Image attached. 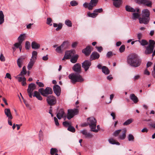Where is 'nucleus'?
I'll list each match as a JSON object with an SVG mask.
<instances>
[{
    "label": "nucleus",
    "mask_w": 155,
    "mask_h": 155,
    "mask_svg": "<svg viewBox=\"0 0 155 155\" xmlns=\"http://www.w3.org/2000/svg\"><path fill=\"white\" fill-rule=\"evenodd\" d=\"M72 70L76 72L70 74L68 76L71 83L75 84L76 82L83 81L84 79L80 74L81 72V64L78 63L76 64L73 67Z\"/></svg>",
    "instance_id": "f257e3e1"
},
{
    "label": "nucleus",
    "mask_w": 155,
    "mask_h": 155,
    "mask_svg": "<svg viewBox=\"0 0 155 155\" xmlns=\"http://www.w3.org/2000/svg\"><path fill=\"white\" fill-rule=\"evenodd\" d=\"M127 62L131 66L137 67L140 65L141 60L139 58L137 54L133 53L130 54L127 56Z\"/></svg>",
    "instance_id": "f03ea898"
},
{
    "label": "nucleus",
    "mask_w": 155,
    "mask_h": 155,
    "mask_svg": "<svg viewBox=\"0 0 155 155\" xmlns=\"http://www.w3.org/2000/svg\"><path fill=\"white\" fill-rule=\"evenodd\" d=\"M141 17L139 18V23L147 24L150 20V12L147 9H144L142 11Z\"/></svg>",
    "instance_id": "7ed1b4c3"
},
{
    "label": "nucleus",
    "mask_w": 155,
    "mask_h": 155,
    "mask_svg": "<svg viewBox=\"0 0 155 155\" xmlns=\"http://www.w3.org/2000/svg\"><path fill=\"white\" fill-rule=\"evenodd\" d=\"M88 124L91 128V131L95 133L98 132V130L95 129L97 125V120L94 117H90L87 118Z\"/></svg>",
    "instance_id": "20e7f679"
},
{
    "label": "nucleus",
    "mask_w": 155,
    "mask_h": 155,
    "mask_svg": "<svg viewBox=\"0 0 155 155\" xmlns=\"http://www.w3.org/2000/svg\"><path fill=\"white\" fill-rule=\"evenodd\" d=\"M38 91L43 96L47 97L49 94H51L53 93L52 89L50 87H47L44 90L43 88L38 89Z\"/></svg>",
    "instance_id": "39448f33"
},
{
    "label": "nucleus",
    "mask_w": 155,
    "mask_h": 155,
    "mask_svg": "<svg viewBox=\"0 0 155 155\" xmlns=\"http://www.w3.org/2000/svg\"><path fill=\"white\" fill-rule=\"evenodd\" d=\"M67 117L68 120H70L75 115L78 114V111L77 109H69L68 110Z\"/></svg>",
    "instance_id": "423d86ee"
},
{
    "label": "nucleus",
    "mask_w": 155,
    "mask_h": 155,
    "mask_svg": "<svg viewBox=\"0 0 155 155\" xmlns=\"http://www.w3.org/2000/svg\"><path fill=\"white\" fill-rule=\"evenodd\" d=\"M47 103L50 106H52L55 105L57 103V100L55 97L53 95H49L46 98Z\"/></svg>",
    "instance_id": "0eeeda50"
},
{
    "label": "nucleus",
    "mask_w": 155,
    "mask_h": 155,
    "mask_svg": "<svg viewBox=\"0 0 155 155\" xmlns=\"http://www.w3.org/2000/svg\"><path fill=\"white\" fill-rule=\"evenodd\" d=\"M91 61L89 60H85L82 63V67L84 68L85 71H87L91 65Z\"/></svg>",
    "instance_id": "6e6552de"
},
{
    "label": "nucleus",
    "mask_w": 155,
    "mask_h": 155,
    "mask_svg": "<svg viewBox=\"0 0 155 155\" xmlns=\"http://www.w3.org/2000/svg\"><path fill=\"white\" fill-rule=\"evenodd\" d=\"M93 48L91 46H87L84 49L82 50V52L86 56H88L91 54V51L93 50Z\"/></svg>",
    "instance_id": "1a4fd4ad"
},
{
    "label": "nucleus",
    "mask_w": 155,
    "mask_h": 155,
    "mask_svg": "<svg viewBox=\"0 0 155 155\" xmlns=\"http://www.w3.org/2000/svg\"><path fill=\"white\" fill-rule=\"evenodd\" d=\"M100 56V54L98 52L96 51H94L92 52L90 56V60L91 61L98 59Z\"/></svg>",
    "instance_id": "9d476101"
},
{
    "label": "nucleus",
    "mask_w": 155,
    "mask_h": 155,
    "mask_svg": "<svg viewBox=\"0 0 155 155\" xmlns=\"http://www.w3.org/2000/svg\"><path fill=\"white\" fill-rule=\"evenodd\" d=\"M53 89L54 92L56 95L57 96H59L61 91L60 87L58 85L55 84L53 87Z\"/></svg>",
    "instance_id": "9b49d317"
},
{
    "label": "nucleus",
    "mask_w": 155,
    "mask_h": 155,
    "mask_svg": "<svg viewBox=\"0 0 155 155\" xmlns=\"http://www.w3.org/2000/svg\"><path fill=\"white\" fill-rule=\"evenodd\" d=\"M98 0H91L89 3V5L88 7V9L90 10L93 9L94 7L97 5Z\"/></svg>",
    "instance_id": "f8f14e48"
},
{
    "label": "nucleus",
    "mask_w": 155,
    "mask_h": 155,
    "mask_svg": "<svg viewBox=\"0 0 155 155\" xmlns=\"http://www.w3.org/2000/svg\"><path fill=\"white\" fill-rule=\"evenodd\" d=\"M145 50L144 53L146 55H148L152 53L154 49L153 48L148 45L147 46H145Z\"/></svg>",
    "instance_id": "ddd939ff"
},
{
    "label": "nucleus",
    "mask_w": 155,
    "mask_h": 155,
    "mask_svg": "<svg viewBox=\"0 0 155 155\" xmlns=\"http://www.w3.org/2000/svg\"><path fill=\"white\" fill-rule=\"evenodd\" d=\"M122 134L119 135L118 139L121 140H124L126 137V133L127 130L126 128H124L122 130Z\"/></svg>",
    "instance_id": "4468645a"
},
{
    "label": "nucleus",
    "mask_w": 155,
    "mask_h": 155,
    "mask_svg": "<svg viewBox=\"0 0 155 155\" xmlns=\"http://www.w3.org/2000/svg\"><path fill=\"white\" fill-rule=\"evenodd\" d=\"M65 114V113L64 110L63 109H61L57 114V117L58 119H61L64 116L65 117L64 115Z\"/></svg>",
    "instance_id": "2eb2a0df"
},
{
    "label": "nucleus",
    "mask_w": 155,
    "mask_h": 155,
    "mask_svg": "<svg viewBox=\"0 0 155 155\" xmlns=\"http://www.w3.org/2000/svg\"><path fill=\"white\" fill-rule=\"evenodd\" d=\"M5 113L6 115L9 119H12L13 117L11 112L10 110L8 108H6L5 109Z\"/></svg>",
    "instance_id": "dca6fc26"
},
{
    "label": "nucleus",
    "mask_w": 155,
    "mask_h": 155,
    "mask_svg": "<svg viewBox=\"0 0 155 155\" xmlns=\"http://www.w3.org/2000/svg\"><path fill=\"white\" fill-rule=\"evenodd\" d=\"M36 85L35 84L33 83H31L28 85L27 91L32 92L34 90L36 89Z\"/></svg>",
    "instance_id": "f3484780"
},
{
    "label": "nucleus",
    "mask_w": 155,
    "mask_h": 155,
    "mask_svg": "<svg viewBox=\"0 0 155 155\" xmlns=\"http://www.w3.org/2000/svg\"><path fill=\"white\" fill-rule=\"evenodd\" d=\"M36 59V57H35V58H31L30 59V61L29 62L28 65V70H30L32 68L34 64V63L35 62Z\"/></svg>",
    "instance_id": "a211bd4d"
},
{
    "label": "nucleus",
    "mask_w": 155,
    "mask_h": 155,
    "mask_svg": "<svg viewBox=\"0 0 155 155\" xmlns=\"http://www.w3.org/2000/svg\"><path fill=\"white\" fill-rule=\"evenodd\" d=\"M113 1V5L116 8H119L122 4L121 0H112Z\"/></svg>",
    "instance_id": "6ab92c4d"
},
{
    "label": "nucleus",
    "mask_w": 155,
    "mask_h": 155,
    "mask_svg": "<svg viewBox=\"0 0 155 155\" xmlns=\"http://www.w3.org/2000/svg\"><path fill=\"white\" fill-rule=\"evenodd\" d=\"M130 99L135 103L136 104L138 101L137 97L134 94H131L130 95Z\"/></svg>",
    "instance_id": "aec40b11"
},
{
    "label": "nucleus",
    "mask_w": 155,
    "mask_h": 155,
    "mask_svg": "<svg viewBox=\"0 0 155 155\" xmlns=\"http://www.w3.org/2000/svg\"><path fill=\"white\" fill-rule=\"evenodd\" d=\"M66 43L67 42H64L61 46L57 48L55 50L58 53H61V48H63L64 46L65 45Z\"/></svg>",
    "instance_id": "412c9836"
},
{
    "label": "nucleus",
    "mask_w": 155,
    "mask_h": 155,
    "mask_svg": "<svg viewBox=\"0 0 155 155\" xmlns=\"http://www.w3.org/2000/svg\"><path fill=\"white\" fill-rule=\"evenodd\" d=\"M39 93V91H35L33 96L34 97H36L38 100L41 101L42 100V98L41 96Z\"/></svg>",
    "instance_id": "4be33fe9"
},
{
    "label": "nucleus",
    "mask_w": 155,
    "mask_h": 155,
    "mask_svg": "<svg viewBox=\"0 0 155 155\" xmlns=\"http://www.w3.org/2000/svg\"><path fill=\"white\" fill-rule=\"evenodd\" d=\"M24 62V59L21 58H18L17 61V64L19 68L22 67Z\"/></svg>",
    "instance_id": "5701e85b"
},
{
    "label": "nucleus",
    "mask_w": 155,
    "mask_h": 155,
    "mask_svg": "<svg viewBox=\"0 0 155 155\" xmlns=\"http://www.w3.org/2000/svg\"><path fill=\"white\" fill-rule=\"evenodd\" d=\"M26 37L25 34H21L18 38V42L22 43L25 40Z\"/></svg>",
    "instance_id": "b1692460"
},
{
    "label": "nucleus",
    "mask_w": 155,
    "mask_h": 155,
    "mask_svg": "<svg viewBox=\"0 0 155 155\" xmlns=\"http://www.w3.org/2000/svg\"><path fill=\"white\" fill-rule=\"evenodd\" d=\"M102 72L106 75L109 74L110 72L109 70L105 66H103L102 67Z\"/></svg>",
    "instance_id": "393cba45"
},
{
    "label": "nucleus",
    "mask_w": 155,
    "mask_h": 155,
    "mask_svg": "<svg viewBox=\"0 0 155 155\" xmlns=\"http://www.w3.org/2000/svg\"><path fill=\"white\" fill-rule=\"evenodd\" d=\"M31 47L34 49H38L40 47V45L35 41H33L31 43Z\"/></svg>",
    "instance_id": "a878e982"
},
{
    "label": "nucleus",
    "mask_w": 155,
    "mask_h": 155,
    "mask_svg": "<svg viewBox=\"0 0 155 155\" xmlns=\"http://www.w3.org/2000/svg\"><path fill=\"white\" fill-rule=\"evenodd\" d=\"M70 60L71 62L73 63H76L77 61L79 56L78 54H75L74 56H72Z\"/></svg>",
    "instance_id": "bb28decb"
},
{
    "label": "nucleus",
    "mask_w": 155,
    "mask_h": 155,
    "mask_svg": "<svg viewBox=\"0 0 155 155\" xmlns=\"http://www.w3.org/2000/svg\"><path fill=\"white\" fill-rule=\"evenodd\" d=\"M143 4L144 5L147 6L148 7L150 8L152 7V2L150 0H145Z\"/></svg>",
    "instance_id": "cd10ccee"
},
{
    "label": "nucleus",
    "mask_w": 155,
    "mask_h": 155,
    "mask_svg": "<svg viewBox=\"0 0 155 155\" xmlns=\"http://www.w3.org/2000/svg\"><path fill=\"white\" fill-rule=\"evenodd\" d=\"M58 26V27L56 29V31H58L62 28V25L61 23H59L58 25L55 23H53V26L54 27H57Z\"/></svg>",
    "instance_id": "c85d7f7f"
},
{
    "label": "nucleus",
    "mask_w": 155,
    "mask_h": 155,
    "mask_svg": "<svg viewBox=\"0 0 155 155\" xmlns=\"http://www.w3.org/2000/svg\"><path fill=\"white\" fill-rule=\"evenodd\" d=\"M125 9L128 12H135V10L134 8L128 5L126 6Z\"/></svg>",
    "instance_id": "c756f323"
},
{
    "label": "nucleus",
    "mask_w": 155,
    "mask_h": 155,
    "mask_svg": "<svg viewBox=\"0 0 155 155\" xmlns=\"http://www.w3.org/2000/svg\"><path fill=\"white\" fill-rule=\"evenodd\" d=\"M108 141L110 143L112 144H116L117 145H120V143L119 142H117L115 140L112 138L109 139Z\"/></svg>",
    "instance_id": "7c9ffc66"
},
{
    "label": "nucleus",
    "mask_w": 155,
    "mask_h": 155,
    "mask_svg": "<svg viewBox=\"0 0 155 155\" xmlns=\"http://www.w3.org/2000/svg\"><path fill=\"white\" fill-rule=\"evenodd\" d=\"M4 15L2 11H0V24H2L4 21Z\"/></svg>",
    "instance_id": "2f4dec72"
},
{
    "label": "nucleus",
    "mask_w": 155,
    "mask_h": 155,
    "mask_svg": "<svg viewBox=\"0 0 155 155\" xmlns=\"http://www.w3.org/2000/svg\"><path fill=\"white\" fill-rule=\"evenodd\" d=\"M21 44L22 43L18 41V42L15 43L14 45L16 48H19L21 51L22 48Z\"/></svg>",
    "instance_id": "473e14b6"
},
{
    "label": "nucleus",
    "mask_w": 155,
    "mask_h": 155,
    "mask_svg": "<svg viewBox=\"0 0 155 155\" xmlns=\"http://www.w3.org/2000/svg\"><path fill=\"white\" fill-rule=\"evenodd\" d=\"M142 46H145L148 45V41L146 40L142 39L141 40L138 41Z\"/></svg>",
    "instance_id": "72a5a7b5"
},
{
    "label": "nucleus",
    "mask_w": 155,
    "mask_h": 155,
    "mask_svg": "<svg viewBox=\"0 0 155 155\" xmlns=\"http://www.w3.org/2000/svg\"><path fill=\"white\" fill-rule=\"evenodd\" d=\"M87 15L89 17L92 18H95L98 15V14L95 13L94 12L93 13H91L89 12L87 13Z\"/></svg>",
    "instance_id": "f704fd0d"
},
{
    "label": "nucleus",
    "mask_w": 155,
    "mask_h": 155,
    "mask_svg": "<svg viewBox=\"0 0 155 155\" xmlns=\"http://www.w3.org/2000/svg\"><path fill=\"white\" fill-rule=\"evenodd\" d=\"M27 73V71L26 69V67L24 66L22 68V70L21 71L20 73L18 75V76H22L23 75Z\"/></svg>",
    "instance_id": "c9c22d12"
},
{
    "label": "nucleus",
    "mask_w": 155,
    "mask_h": 155,
    "mask_svg": "<svg viewBox=\"0 0 155 155\" xmlns=\"http://www.w3.org/2000/svg\"><path fill=\"white\" fill-rule=\"evenodd\" d=\"M149 44L148 46L153 48L155 47V41L153 40L150 39L149 41Z\"/></svg>",
    "instance_id": "e433bc0d"
},
{
    "label": "nucleus",
    "mask_w": 155,
    "mask_h": 155,
    "mask_svg": "<svg viewBox=\"0 0 155 155\" xmlns=\"http://www.w3.org/2000/svg\"><path fill=\"white\" fill-rule=\"evenodd\" d=\"M133 121L132 119H130L125 121L123 124L124 126H126L130 124Z\"/></svg>",
    "instance_id": "4c0bfd02"
},
{
    "label": "nucleus",
    "mask_w": 155,
    "mask_h": 155,
    "mask_svg": "<svg viewBox=\"0 0 155 155\" xmlns=\"http://www.w3.org/2000/svg\"><path fill=\"white\" fill-rule=\"evenodd\" d=\"M72 57L71 54L68 51L67 52H65L64 55V58H65L66 59H68Z\"/></svg>",
    "instance_id": "58836bf2"
},
{
    "label": "nucleus",
    "mask_w": 155,
    "mask_h": 155,
    "mask_svg": "<svg viewBox=\"0 0 155 155\" xmlns=\"http://www.w3.org/2000/svg\"><path fill=\"white\" fill-rule=\"evenodd\" d=\"M58 152V150L55 148H51L50 150V154L51 155H53L55 153H57Z\"/></svg>",
    "instance_id": "ea45409f"
},
{
    "label": "nucleus",
    "mask_w": 155,
    "mask_h": 155,
    "mask_svg": "<svg viewBox=\"0 0 155 155\" xmlns=\"http://www.w3.org/2000/svg\"><path fill=\"white\" fill-rule=\"evenodd\" d=\"M67 130L72 133H74L75 132V129L74 127L71 126V124L69 126L67 129Z\"/></svg>",
    "instance_id": "a19ab883"
},
{
    "label": "nucleus",
    "mask_w": 155,
    "mask_h": 155,
    "mask_svg": "<svg viewBox=\"0 0 155 155\" xmlns=\"http://www.w3.org/2000/svg\"><path fill=\"white\" fill-rule=\"evenodd\" d=\"M65 24L69 27H71L72 26L71 21L68 19L66 20L65 22Z\"/></svg>",
    "instance_id": "79ce46f5"
},
{
    "label": "nucleus",
    "mask_w": 155,
    "mask_h": 155,
    "mask_svg": "<svg viewBox=\"0 0 155 155\" xmlns=\"http://www.w3.org/2000/svg\"><path fill=\"white\" fill-rule=\"evenodd\" d=\"M122 130H118L115 131L113 133V135L115 137H117L119 135L120 132Z\"/></svg>",
    "instance_id": "37998d69"
},
{
    "label": "nucleus",
    "mask_w": 155,
    "mask_h": 155,
    "mask_svg": "<svg viewBox=\"0 0 155 155\" xmlns=\"http://www.w3.org/2000/svg\"><path fill=\"white\" fill-rule=\"evenodd\" d=\"M52 20L50 18H47L46 23L49 25L50 26H51L52 25Z\"/></svg>",
    "instance_id": "c03bdc74"
},
{
    "label": "nucleus",
    "mask_w": 155,
    "mask_h": 155,
    "mask_svg": "<svg viewBox=\"0 0 155 155\" xmlns=\"http://www.w3.org/2000/svg\"><path fill=\"white\" fill-rule=\"evenodd\" d=\"M39 80H38L36 82V84L40 87H43L44 86V85L43 83L41 82H39Z\"/></svg>",
    "instance_id": "a18cd8bd"
},
{
    "label": "nucleus",
    "mask_w": 155,
    "mask_h": 155,
    "mask_svg": "<svg viewBox=\"0 0 155 155\" xmlns=\"http://www.w3.org/2000/svg\"><path fill=\"white\" fill-rule=\"evenodd\" d=\"M134 138L132 134H130L128 136V140L129 141H133L134 140Z\"/></svg>",
    "instance_id": "49530a36"
},
{
    "label": "nucleus",
    "mask_w": 155,
    "mask_h": 155,
    "mask_svg": "<svg viewBox=\"0 0 155 155\" xmlns=\"http://www.w3.org/2000/svg\"><path fill=\"white\" fill-rule=\"evenodd\" d=\"M125 50V46L124 45H122L120 47L119 49V51L120 53H122L124 52Z\"/></svg>",
    "instance_id": "de8ad7c7"
},
{
    "label": "nucleus",
    "mask_w": 155,
    "mask_h": 155,
    "mask_svg": "<svg viewBox=\"0 0 155 155\" xmlns=\"http://www.w3.org/2000/svg\"><path fill=\"white\" fill-rule=\"evenodd\" d=\"M132 15L133 16L132 18L134 20L138 18L139 17V15L138 13H133Z\"/></svg>",
    "instance_id": "09e8293b"
},
{
    "label": "nucleus",
    "mask_w": 155,
    "mask_h": 155,
    "mask_svg": "<svg viewBox=\"0 0 155 155\" xmlns=\"http://www.w3.org/2000/svg\"><path fill=\"white\" fill-rule=\"evenodd\" d=\"M70 4L71 6H74L77 5L78 3L75 1L73 0L70 2Z\"/></svg>",
    "instance_id": "8fccbe9b"
},
{
    "label": "nucleus",
    "mask_w": 155,
    "mask_h": 155,
    "mask_svg": "<svg viewBox=\"0 0 155 155\" xmlns=\"http://www.w3.org/2000/svg\"><path fill=\"white\" fill-rule=\"evenodd\" d=\"M62 124L65 127H68L71 124V123H69L67 121H65L63 122Z\"/></svg>",
    "instance_id": "3c124183"
},
{
    "label": "nucleus",
    "mask_w": 155,
    "mask_h": 155,
    "mask_svg": "<svg viewBox=\"0 0 155 155\" xmlns=\"http://www.w3.org/2000/svg\"><path fill=\"white\" fill-rule=\"evenodd\" d=\"M103 11V10L102 8H100L99 9H95L94 11V12L97 13H101Z\"/></svg>",
    "instance_id": "603ef678"
},
{
    "label": "nucleus",
    "mask_w": 155,
    "mask_h": 155,
    "mask_svg": "<svg viewBox=\"0 0 155 155\" xmlns=\"http://www.w3.org/2000/svg\"><path fill=\"white\" fill-rule=\"evenodd\" d=\"M113 55V53L111 51H108L107 54L106 56L108 58H110Z\"/></svg>",
    "instance_id": "864d4df0"
},
{
    "label": "nucleus",
    "mask_w": 155,
    "mask_h": 155,
    "mask_svg": "<svg viewBox=\"0 0 155 155\" xmlns=\"http://www.w3.org/2000/svg\"><path fill=\"white\" fill-rule=\"evenodd\" d=\"M25 48L27 49H29L30 48V44L28 41H26V42Z\"/></svg>",
    "instance_id": "5fc2aeb1"
},
{
    "label": "nucleus",
    "mask_w": 155,
    "mask_h": 155,
    "mask_svg": "<svg viewBox=\"0 0 155 155\" xmlns=\"http://www.w3.org/2000/svg\"><path fill=\"white\" fill-rule=\"evenodd\" d=\"M16 78L18 79V81L19 82H21L23 81H26V78L25 77L22 78L21 77H18V76L16 77Z\"/></svg>",
    "instance_id": "6e6d98bb"
},
{
    "label": "nucleus",
    "mask_w": 155,
    "mask_h": 155,
    "mask_svg": "<svg viewBox=\"0 0 155 155\" xmlns=\"http://www.w3.org/2000/svg\"><path fill=\"white\" fill-rule=\"evenodd\" d=\"M5 58L3 54L2 53H1L0 56V60L2 61H5Z\"/></svg>",
    "instance_id": "4d7b16f0"
},
{
    "label": "nucleus",
    "mask_w": 155,
    "mask_h": 155,
    "mask_svg": "<svg viewBox=\"0 0 155 155\" xmlns=\"http://www.w3.org/2000/svg\"><path fill=\"white\" fill-rule=\"evenodd\" d=\"M37 55V52L35 51H34L32 53V57L31 58H35V57L36 58Z\"/></svg>",
    "instance_id": "13d9d810"
},
{
    "label": "nucleus",
    "mask_w": 155,
    "mask_h": 155,
    "mask_svg": "<svg viewBox=\"0 0 155 155\" xmlns=\"http://www.w3.org/2000/svg\"><path fill=\"white\" fill-rule=\"evenodd\" d=\"M54 121L55 122V125L57 126H58L59 125V124L58 122V119L55 117H54Z\"/></svg>",
    "instance_id": "bf43d9fd"
},
{
    "label": "nucleus",
    "mask_w": 155,
    "mask_h": 155,
    "mask_svg": "<svg viewBox=\"0 0 155 155\" xmlns=\"http://www.w3.org/2000/svg\"><path fill=\"white\" fill-rule=\"evenodd\" d=\"M85 136L86 138H90L93 137V135L90 133H87L85 135Z\"/></svg>",
    "instance_id": "052dcab7"
},
{
    "label": "nucleus",
    "mask_w": 155,
    "mask_h": 155,
    "mask_svg": "<svg viewBox=\"0 0 155 155\" xmlns=\"http://www.w3.org/2000/svg\"><path fill=\"white\" fill-rule=\"evenodd\" d=\"M145 0H134L135 2L139 4H143Z\"/></svg>",
    "instance_id": "680f3d73"
},
{
    "label": "nucleus",
    "mask_w": 155,
    "mask_h": 155,
    "mask_svg": "<svg viewBox=\"0 0 155 155\" xmlns=\"http://www.w3.org/2000/svg\"><path fill=\"white\" fill-rule=\"evenodd\" d=\"M96 48L97 49L98 51L100 52H101L103 50V48L101 46H96Z\"/></svg>",
    "instance_id": "e2e57ef3"
},
{
    "label": "nucleus",
    "mask_w": 155,
    "mask_h": 155,
    "mask_svg": "<svg viewBox=\"0 0 155 155\" xmlns=\"http://www.w3.org/2000/svg\"><path fill=\"white\" fill-rule=\"evenodd\" d=\"M68 51L69 53L70 54H71V55L72 54L74 55L76 53V51L74 50H71Z\"/></svg>",
    "instance_id": "0e129e2a"
},
{
    "label": "nucleus",
    "mask_w": 155,
    "mask_h": 155,
    "mask_svg": "<svg viewBox=\"0 0 155 155\" xmlns=\"http://www.w3.org/2000/svg\"><path fill=\"white\" fill-rule=\"evenodd\" d=\"M9 78L10 79H12L11 75L9 73H7L6 74V76H5V78Z\"/></svg>",
    "instance_id": "69168bd1"
},
{
    "label": "nucleus",
    "mask_w": 155,
    "mask_h": 155,
    "mask_svg": "<svg viewBox=\"0 0 155 155\" xmlns=\"http://www.w3.org/2000/svg\"><path fill=\"white\" fill-rule=\"evenodd\" d=\"M89 4H88V3H87V2H85L84 3L83 5V6L85 8H88V7H89Z\"/></svg>",
    "instance_id": "338daca9"
},
{
    "label": "nucleus",
    "mask_w": 155,
    "mask_h": 155,
    "mask_svg": "<svg viewBox=\"0 0 155 155\" xmlns=\"http://www.w3.org/2000/svg\"><path fill=\"white\" fill-rule=\"evenodd\" d=\"M137 38L139 40H140L141 39L142 37V35L141 33H139L137 34Z\"/></svg>",
    "instance_id": "774afa93"
}]
</instances>
